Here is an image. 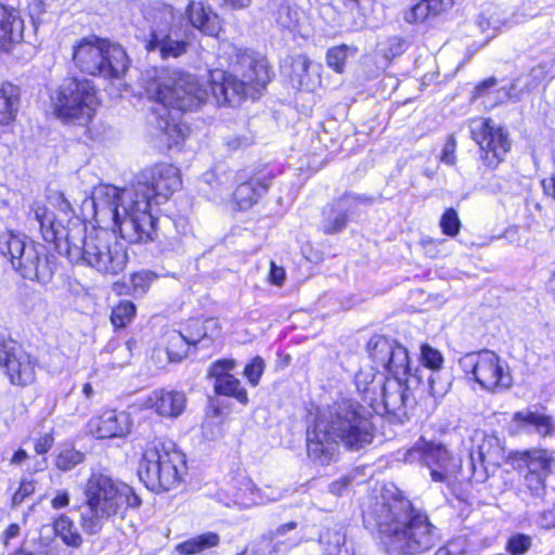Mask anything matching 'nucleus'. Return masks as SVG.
Wrapping results in <instances>:
<instances>
[{
	"mask_svg": "<svg viewBox=\"0 0 555 555\" xmlns=\"http://www.w3.org/2000/svg\"><path fill=\"white\" fill-rule=\"evenodd\" d=\"M362 517L386 555H420L442 542L441 529L427 512L400 493L376 498Z\"/></svg>",
	"mask_w": 555,
	"mask_h": 555,
	"instance_id": "obj_1",
	"label": "nucleus"
},
{
	"mask_svg": "<svg viewBox=\"0 0 555 555\" xmlns=\"http://www.w3.org/2000/svg\"><path fill=\"white\" fill-rule=\"evenodd\" d=\"M61 210L63 216L56 217L40 202L31 205V211L46 242L54 243L70 261L82 260L99 272L116 274L124 269L126 254L116 244L112 247L111 235L106 231H98L87 236L86 224L70 215V205L64 198Z\"/></svg>",
	"mask_w": 555,
	"mask_h": 555,
	"instance_id": "obj_2",
	"label": "nucleus"
},
{
	"mask_svg": "<svg viewBox=\"0 0 555 555\" xmlns=\"http://www.w3.org/2000/svg\"><path fill=\"white\" fill-rule=\"evenodd\" d=\"M373 410L353 399L334 402L307 429V454L314 463L330 465L339 457V446L360 452L375 438Z\"/></svg>",
	"mask_w": 555,
	"mask_h": 555,
	"instance_id": "obj_3",
	"label": "nucleus"
},
{
	"mask_svg": "<svg viewBox=\"0 0 555 555\" xmlns=\"http://www.w3.org/2000/svg\"><path fill=\"white\" fill-rule=\"evenodd\" d=\"M366 351L372 362L389 374L377 393V410L382 406L387 414L405 415L406 406L414 402L412 390L423 385V370L413 369L408 349L384 335H373Z\"/></svg>",
	"mask_w": 555,
	"mask_h": 555,
	"instance_id": "obj_4",
	"label": "nucleus"
},
{
	"mask_svg": "<svg viewBox=\"0 0 555 555\" xmlns=\"http://www.w3.org/2000/svg\"><path fill=\"white\" fill-rule=\"evenodd\" d=\"M155 96L159 104L155 109V127L169 149L178 146L189 129L176 114L198 109L208 101V90L195 76L181 73L171 85H158Z\"/></svg>",
	"mask_w": 555,
	"mask_h": 555,
	"instance_id": "obj_5",
	"label": "nucleus"
},
{
	"mask_svg": "<svg viewBox=\"0 0 555 555\" xmlns=\"http://www.w3.org/2000/svg\"><path fill=\"white\" fill-rule=\"evenodd\" d=\"M236 66V72L242 75L241 79L223 70L211 74L209 89L211 98L219 106H235L244 98L254 96L255 92L259 93L266 88L273 76L268 61L254 52L240 54Z\"/></svg>",
	"mask_w": 555,
	"mask_h": 555,
	"instance_id": "obj_6",
	"label": "nucleus"
},
{
	"mask_svg": "<svg viewBox=\"0 0 555 555\" xmlns=\"http://www.w3.org/2000/svg\"><path fill=\"white\" fill-rule=\"evenodd\" d=\"M185 473V454L172 441L155 437L141 453V482L152 492L169 491Z\"/></svg>",
	"mask_w": 555,
	"mask_h": 555,
	"instance_id": "obj_7",
	"label": "nucleus"
},
{
	"mask_svg": "<svg viewBox=\"0 0 555 555\" xmlns=\"http://www.w3.org/2000/svg\"><path fill=\"white\" fill-rule=\"evenodd\" d=\"M72 60L80 73L106 80L120 79L129 66L127 53L119 44L98 36L77 40Z\"/></svg>",
	"mask_w": 555,
	"mask_h": 555,
	"instance_id": "obj_8",
	"label": "nucleus"
},
{
	"mask_svg": "<svg viewBox=\"0 0 555 555\" xmlns=\"http://www.w3.org/2000/svg\"><path fill=\"white\" fill-rule=\"evenodd\" d=\"M0 254L24 280L47 284L54 275V266L46 247L25 235L13 232L0 234Z\"/></svg>",
	"mask_w": 555,
	"mask_h": 555,
	"instance_id": "obj_9",
	"label": "nucleus"
},
{
	"mask_svg": "<svg viewBox=\"0 0 555 555\" xmlns=\"http://www.w3.org/2000/svg\"><path fill=\"white\" fill-rule=\"evenodd\" d=\"M56 116L63 120L88 122L100 104L94 83L87 78L63 80L51 96Z\"/></svg>",
	"mask_w": 555,
	"mask_h": 555,
	"instance_id": "obj_10",
	"label": "nucleus"
},
{
	"mask_svg": "<svg viewBox=\"0 0 555 555\" xmlns=\"http://www.w3.org/2000/svg\"><path fill=\"white\" fill-rule=\"evenodd\" d=\"M459 364L468 378L491 393L505 391L513 385L507 364L492 350L466 353L460 359Z\"/></svg>",
	"mask_w": 555,
	"mask_h": 555,
	"instance_id": "obj_11",
	"label": "nucleus"
},
{
	"mask_svg": "<svg viewBox=\"0 0 555 555\" xmlns=\"http://www.w3.org/2000/svg\"><path fill=\"white\" fill-rule=\"evenodd\" d=\"M472 137L479 146V159L490 169L504 162L512 147L507 129L491 118H483L472 129Z\"/></svg>",
	"mask_w": 555,
	"mask_h": 555,
	"instance_id": "obj_12",
	"label": "nucleus"
},
{
	"mask_svg": "<svg viewBox=\"0 0 555 555\" xmlns=\"http://www.w3.org/2000/svg\"><path fill=\"white\" fill-rule=\"evenodd\" d=\"M513 465L524 473V488L533 498L546 493V478L552 474L555 460L545 450L517 451L512 455Z\"/></svg>",
	"mask_w": 555,
	"mask_h": 555,
	"instance_id": "obj_13",
	"label": "nucleus"
},
{
	"mask_svg": "<svg viewBox=\"0 0 555 555\" xmlns=\"http://www.w3.org/2000/svg\"><path fill=\"white\" fill-rule=\"evenodd\" d=\"M409 462L420 461L430 470L435 482H449L456 477L459 461L441 443L420 439L405 454Z\"/></svg>",
	"mask_w": 555,
	"mask_h": 555,
	"instance_id": "obj_14",
	"label": "nucleus"
},
{
	"mask_svg": "<svg viewBox=\"0 0 555 555\" xmlns=\"http://www.w3.org/2000/svg\"><path fill=\"white\" fill-rule=\"evenodd\" d=\"M375 198L370 195L356 192H345L333 199L322 210L321 231L325 235H334L343 232L348 223L360 215V207L372 206Z\"/></svg>",
	"mask_w": 555,
	"mask_h": 555,
	"instance_id": "obj_15",
	"label": "nucleus"
},
{
	"mask_svg": "<svg viewBox=\"0 0 555 555\" xmlns=\"http://www.w3.org/2000/svg\"><path fill=\"white\" fill-rule=\"evenodd\" d=\"M85 495L86 502L116 512L122 503L128 506L139 504V496L131 487L117 486L109 476L101 472H92L86 483Z\"/></svg>",
	"mask_w": 555,
	"mask_h": 555,
	"instance_id": "obj_16",
	"label": "nucleus"
},
{
	"mask_svg": "<svg viewBox=\"0 0 555 555\" xmlns=\"http://www.w3.org/2000/svg\"><path fill=\"white\" fill-rule=\"evenodd\" d=\"M91 202L95 216L112 217L121 233L131 229L139 232V220L134 212H128L124 208V217L119 211V190L113 185L100 184L93 189Z\"/></svg>",
	"mask_w": 555,
	"mask_h": 555,
	"instance_id": "obj_17",
	"label": "nucleus"
},
{
	"mask_svg": "<svg viewBox=\"0 0 555 555\" xmlns=\"http://www.w3.org/2000/svg\"><path fill=\"white\" fill-rule=\"evenodd\" d=\"M144 184L146 192L141 194L146 202V208L151 205L153 196H162L167 199L169 194L179 190L181 179L177 167L169 164H157L141 171V185ZM141 193L143 191L141 190Z\"/></svg>",
	"mask_w": 555,
	"mask_h": 555,
	"instance_id": "obj_18",
	"label": "nucleus"
},
{
	"mask_svg": "<svg viewBox=\"0 0 555 555\" xmlns=\"http://www.w3.org/2000/svg\"><path fill=\"white\" fill-rule=\"evenodd\" d=\"M0 366L5 369L12 384L25 386L35 379L30 356L13 340L0 339Z\"/></svg>",
	"mask_w": 555,
	"mask_h": 555,
	"instance_id": "obj_19",
	"label": "nucleus"
},
{
	"mask_svg": "<svg viewBox=\"0 0 555 555\" xmlns=\"http://www.w3.org/2000/svg\"><path fill=\"white\" fill-rule=\"evenodd\" d=\"M188 397L173 388H156L141 399V410H151L162 420L175 421L185 411Z\"/></svg>",
	"mask_w": 555,
	"mask_h": 555,
	"instance_id": "obj_20",
	"label": "nucleus"
},
{
	"mask_svg": "<svg viewBox=\"0 0 555 555\" xmlns=\"http://www.w3.org/2000/svg\"><path fill=\"white\" fill-rule=\"evenodd\" d=\"M444 358L442 353L428 344H423L420 348V363L416 367L423 370V385L428 389L431 397L438 399L448 393L451 388V382L441 376Z\"/></svg>",
	"mask_w": 555,
	"mask_h": 555,
	"instance_id": "obj_21",
	"label": "nucleus"
},
{
	"mask_svg": "<svg viewBox=\"0 0 555 555\" xmlns=\"http://www.w3.org/2000/svg\"><path fill=\"white\" fill-rule=\"evenodd\" d=\"M275 170L267 165L240 183L233 192V199L241 210L251 208L270 189Z\"/></svg>",
	"mask_w": 555,
	"mask_h": 555,
	"instance_id": "obj_22",
	"label": "nucleus"
},
{
	"mask_svg": "<svg viewBox=\"0 0 555 555\" xmlns=\"http://www.w3.org/2000/svg\"><path fill=\"white\" fill-rule=\"evenodd\" d=\"M189 41L173 31L167 20L152 28L151 39L146 42L149 52L158 51L162 59L178 57L186 52Z\"/></svg>",
	"mask_w": 555,
	"mask_h": 555,
	"instance_id": "obj_23",
	"label": "nucleus"
},
{
	"mask_svg": "<svg viewBox=\"0 0 555 555\" xmlns=\"http://www.w3.org/2000/svg\"><path fill=\"white\" fill-rule=\"evenodd\" d=\"M512 425L516 433L552 437L555 434V423L551 415L538 409L527 408L517 411L512 416Z\"/></svg>",
	"mask_w": 555,
	"mask_h": 555,
	"instance_id": "obj_24",
	"label": "nucleus"
},
{
	"mask_svg": "<svg viewBox=\"0 0 555 555\" xmlns=\"http://www.w3.org/2000/svg\"><path fill=\"white\" fill-rule=\"evenodd\" d=\"M190 25L208 37H218L222 30V20L212 7L203 0H190L185 9Z\"/></svg>",
	"mask_w": 555,
	"mask_h": 555,
	"instance_id": "obj_25",
	"label": "nucleus"
},
{
	"mask_svg": "<svg viewBox=\"0 0 555 555\" xmlns=\"http://www.w3.org/2000/svg\"><path fill=\"white\" fill-rule=\"evenodd\" d=\"M88 433L98 439L121 437L130 431V422L126 413L106 410L88 422Z\"/></svg>",
	"mask_w": 555,
	"mask_h": 555,
	"instance_id": "obj_26",
	"label": "nucleus"
},
{
	"mask_svg": "<svg viewBox=\"0 0 555 555\" xmlns=\"http://www.w3.org/2000/svg\"><path fill=\"white\" fill-rule=\"evenodd\" d=\"M469 453L473 460L479 459L492 465V469L500 467L505 459V451L499 437L485 431H475Z\"/></svg>",
	"mask_w": 555,
	"mask_h": 555,
	"instance_id": "obj_27",
	"label": "nucleus"
},
{
	"mask_svg": "<svg viewBox=\"0 0 555 555\" xmlns=\"http://www.w3.org/2000/svg\"><path fill=\"white\" fill-rule=\"evenodd\" d=\"M24 23L17 13L0 3V51L9 52L23 39Z\"/></svg>",
	"mask_w": 555,
	"mask_h": 555,
	"instance_id": "obj_28",
	"label": "nucleus"
},
{
	"mask_svg": "<svg viewBox=\"0 0 555 555\" xmlns=\"http://www.w3.org/2000/svg\"><path fill=\"white\" fill-rule=\"evenodd\" d=\"M376 367L360 370L354 376V385L362 400L369 404L367 408L377 411V393L385 382L386 375L377 372Z\"/></svg>",
	"mask_w": 555,
	"mask_h": 555,
	"instance_id": "obj_29",
	"label": "nucleus"
},
{
	"mask_svg": "<svg viewBox=\"0 0 555 555\" xmlns=\"http://www.w3.org/2000/svg\"><path fill=\"white\" fill-rule=\"evenodd\" d=\"M289 66L287 73L293 86L310 87L315 82L313 76L319 78V64H313L306 54H295L285 59L284 67Z\"/></svg>",
	"mask_w": 555,
	"mask_h": 555,
	"instance_id": "obj_30",
	"label": "nucleus"
},
{
	"mask_svg": "<svg viewBox=\"0 0 555 555\" xmlns=\"http://www.w3.org/2000/svg\"><path fill=\"white\" fill-rule=\"evenodd\" d=\"M116 513V511L85 502L80 511L79 525L85 533L96 534L102 530L104 522Z\"/></svg>",
	"mask_w": 555,
	"mask_h": 555,
	"instance_id": "obj_31",
	"label": "nucleus"
},
{
	"mask_svg": "<svg viewBox=\"0 0 555 555\" xmlns=\"http://www.w3.org/2000/svg\"><path fill=\"white\" fill-rule=\"evenodd\" d=\"M182 332L191 346H195L206 338L212 340L215 336L219 335L218 320L212 318L191 319Z\"/></svg>",
	"mask_w": 555,
	"mask_h": 555,
	"instance_id": "obj_32",
	"label": "nucleus"
},
{
	"mask_svg": "<svg viewBox=\"0 0 555 555\" xmlns=\"http://www.w3.org/2000/svg\"><path fill=\"white\" fill-rule=\"evenodd\" d=\"M20 105L18 88L12 83L0 87V122L8 125L14 120Z\"/></svg>",
	"mask_w": 555,
	"mask_h": 555,
	"instance_id": "obj_33",
	"label": "nucleus"
},
{
	"mask_svg": "<svg viewBox=\"0 0 555 555\" xmlns=\"http://www.w3.org/2000/svg\"><path fill=\"white\" fill-rule=\"evenodd\" d=\"M53 529L56 537L67 546L79 548L82 545L83 539L68 516L61 515L55 518Z\"/></svg>",
	"mask_w": 555,
	"mask_h": 555,
	"instance_id": "obj_34",
	"label": "nucleus"
},
{
	"mask_svg": "<svg viewBox=\"0 0 555 555\" xmlns=\"http://www.w3.org/2000/svg\"><path fill=\"white\" fill-rule=\"evenodd\" d=\"M219 542L220 538L217 533L205 532L177 544L176 551L181 555H192L217 546Z\"/></svg>",
	"mask_w": 555,
	"mask_h": 555,
	"instance_id": "obj_35",
	"label": "nucleus"
},
{
	"mask_svg": "<svg viewBox=\"0 0 555 555\" xmlns=\"http://www.w3.org/2000/svg\"><path fill=\"white\" fill-rule=\"evenodd\" d=\"M346 533L341 526L324 527L319 534V543L325 555H338L345 544Z\"/></svg>",
	"mask_w": 555,
	"mask_h": 555,
	"instance_id": "obj_36",
	"label": "nucleus"
},
{
	"mask_svg": "<svg viewBox=\"0 0 555 555\" xmlns=\"http://www.w3.org/2000/svg\"><path fill=\"white\" fill-rule=\"evenodd\" d=\"M214 390L216 395L231 397L243 405L248 403V396L241 382L234 375L225 376L220 380H215Z\"/></svg>",
	"mask_w": 555,
	"mask_h": 555,
	"instance_id": "obj_37",
	"label": "nucleus"
},
{
	"mask_svg": "<svg viewBox=\"0 0 555 555\" xmlns=\"http://www.w3.org/2000/svg\"><path fill=\"white\" fill-rule=\"evenodd\" d=\"M190 344L181 331H171L167 334V347L165 353L170 362L181 361L186 357Z\"/></svg>",
	"mask_w": 555,
	"mask_h": 555,
	"instance_id": "obj_38",
	"label": "nucleus"
},
{
	"mask_svg": "<svg viewBox=\"0 0 555 555\" xmlns=\"http://www.w3.org/2000/svg\"><path fill=\"white\" fill-rule=\"evenodd\" d=\"M140 221H141V244H154L155 246L153 248H151V251L154 253V251H157V253H162L163 249L160 248V243L157 242L158 241V233H157V229H156V224H157V221L158 219L152 215L151 211L146 210V208L144 210H141V218H140Z\"/></svg>",
	"mask_w": 555,
	"mask_h": 555,
	"instance_id": "obj_39",
	"label": "nucleus"
},
{
	"mask_svg": "<svg viewBox=\"0 0 555 555\" xmlns=\"http://www.w3.org/2000/svg\"><path fill=\"white\" fill-rule=\"evenodd\" d=\"M201 192L211 199H217L228 190L229 179L225 175L218 176L216 171H208L202 176Z\"/></svg>",
	"mask_w": 555,
	"mask_h": 555,
	"instance_id": "obj_40",
	"label": "nucleus"
},
{
	"mask_svg": "<svg viewBox=\"0 0 555 555\" xmlns=\"http://www.w3.org/2000/svg\"><path fill=\"white\" fill-rule=\"evenodd\" d=\"M254 483L248 478H242L233 486L232 499L225 505L246 508L255 503Z\"/></svg>",
	"mask_w": 555,
	"mask_h": 555,
	"instance_id": "obj_41",
	"label": "nucleus"
},
{
	"mask_svg": "<svg viewBox=\"0 0 555 555\" xmlns=\"http://www.w3.org/2000/svg\"><path fill=\"white\" fill-rule=\"evenodd\" d=\"M507 24L508 21L502 17L500 10L495 7L485 9L477 18V25L481 31L492 30L491 37H494Z\"/></svg>",
	"mask_w": 555,
	"mask_h": 555,
	"instance_id": "obj_42",
	"label": "nucleus"
},
{
	"mask_svg": "<svg viewBox=\"0 0 555 555\" xmlns=\"http://www.w3.org/2000/svg\"><path fill=\"white\" fill-rule=\"evenodd\" d=\"M356 52L357 48L350 47L345 43L331 47L326 51V64L334 72L341 74L345 70L347 59L351 55H354Z\"/></svg>",
	"mask_w": 555,
	"mask_h": 555,
	"instance_id": "obj_43",
	"label": "nucleus"
},
{
	"mask_svg": "<svg viewBox=\"0 0 555 555\" xmlns=\"http://www.w3.org/2000/svg\"><path fill=\"white\" fill-rule=\"evenodd\" d=\"M275 22L284 29L295 30L299 24V10L297 5L282 2L276 10Z\"/></svg>",
	"mask_w": 555,
	"mask_h": 555,
	"instance_id": "obj_44",
	"label": "nucleus"
},
{
	"mask_svg": "<svg viewBox=\"0 0 555 555\" xmlns=\"http://www.w3.org/2000/svg\"><path fill=\"white\" fill-rule=\"evenodd\" d=\"M468 469L469 475L466 476L463 472V468L461 467L460 474L463 478H467L470 482L476 483H482L485 482L490 474L494 473L495 469H492V465H488V463L483 462L479 459H474L473 455L469 453V461H468Z\"/></svg>",
	"mask_w": 555,
	"mask_h": 555,
	"instance_id": "obj_45",
	"label": "nucleus"
},
{
	"mask_svg": "<svg viewBox=\"0 0 555 555\" xmlns=\"http://www.w3.org/2000/svg\"><path fill=\"white\" fill-rule=\"evenodd\" d=\"M135 306L127 300L117 305L111 314V321L115 327H125L135 315Z\"/></svg>",
	"mask_w": 555,
	"mask_h": 555,
	"instance_id": "obj_46",
	"label": "nucleus"
},
{
	"mask_svg": "<svg viewBox=\"0 0 555 555\" xmlns=\"http://www.w3.org/2000/svg\"><path fill=\"white\" fill-rule=\"evenodd\" d=\"M85 454L76 449H65L55 459V466L60 470L67 472L85 461Z\"/></svg>",
	"mask_w": 555,
	"mask_h": 555,
	"instance_id": "obj_47",
	"label": "nucleus"
},
{
	"mask_svg": "<svg viewBox=\"0 0 555 555\" xmlns=\"http://www.w3.org/2000/svg\"><path fill=\"white\" fill-rule=\"evenodd\" d=\"M532 545V539L525 533H515L506 542V551L511 555H524Z\"/></svg>",
	"mask_w": 555,
	"mask_h": 555,
	"instance_id": "obj_48",
	"label": "nucleus"
},
{
	"mask_svg": "<svg viewBox=\"0 0 555 555\" xmlns=\"http://www.w3.org/2000/svg\"><path fill=\"white\" fill-rule=\"evenodd\" d=\"M440 228L443 234L455 236L461 228V220L454 208H448L440 219Z\"/></svg>",
	"mask_w": 555,
	"mask_h": 555,
	"instance_id": "obj_49",
	"label": "nucleus"
},
{
	"mask_svg": "<svg viewBox=\"0 0 555 555\" xmlns=\"http://www.w3.org/2000/svg\"><path fill=\"white\" fill-rule=\"evenodd\" d=\"M402 16L409 24L424 23L431 18L424 0L404 10Z\"/></svg>",
	"mask_w": 555,
	"mask_h": 555,
	"instance_id": "obj_50",
	"label": "nucleus"
},
{
	"mask_svg": "<svg viewBox=\"0 0 555 555\" xmlns=\"http://www.w3.org/2000/svg\"><path fill=\"white\" fill-rule=\"evenodd\" d=\"M280 540H276L271 532L263 534L254 548L256 555H274L279 552Z\"/></svg>",
	"mask_w": 555,
	"mask_h": 555,
	"instance_id": "obj_51",
	"label": "nucleus"
},
{
	"mask_svg": "<svg viewBox=\"0 0 555 555\" xmlns=\"http://www.w3.org/2000/svg\"><path fill=\"white\" fill-rule=\"evenodd\" d=\"M264 371V361L260 357L254 358L244 369V376L248 379L249 384L256 387Z\"/></svg>",
	"mask_w": 555,
	"mask_h": 555,
	"instance_id": "obj_52",
	"label": "nucleus"
},
{
	"mask_svg": "<svg viewBox=\"0 0 555 555\" xmlns=\"http://www.w3.org/2000/svg\"><path fill=\"white\" fill-rule=\"evenodd\" d=\"M235 366V362L233 360L221 359L214 362L208 370V377L214 378L215 380H220L225 376H231L230 373Z\"/></svg>",
	"mask_w": 555,
	"mask_h": 555,
	"instance_id": "obj_53",
	"label": "nucleus"
},
{
	"mask_svg": "<svg viewBox=\"0 0 555 555\" xmlns=\"http://www.w3.org/2000/svg\"><path fill=\"white\" fill-rule=\"evenodd\" d=\"M36 485L34 479H22L20 488L15 491L12 496V505H21L25 499L35 492Z\"/></svg>",
	"mask_w": 555,
	"mask_h": 555,
	"instance_id": "obj_54",
	"label": "nucleus"
},
{
	"mask_svg": "<svg viewBox=\"0 0 555 555\" xmlns=\"http://www.w3.org/2000/svg\"><path fill=\"white\" fill-rule=\"evenodd\" d=\"M456 141L453 134H450L443 145L440 160L446 165H454L456 162L455 156Z\"/></svg>",
	"mask_w": 555,
	"mask_h": 555,
	"instance_id": "obj_55",
	"label": "nucleus"
},
{
	"mask_svg": "<svg viewBox=\"0 0 555 555\" xmlns=\"http://www.w3.org/2000/svg\"><path fill=\"white\" fill-rule=\"evenodd\" d=\"M429 11L430 17L434 18L441 13L448 11L453 5V0H424Z\"/></svg>",
	"mask_w": 555,
	"mask_h": 555,
	"instance_id": "obj_56",
	"label": "nucleus"
},
{
	"mask_svg": "<svg viewBox=\"0 0 555 555\" xmlns=\"http://www.w3.org/2000/svg\"><path fill=\"white\" fill-rule=\"evenodd\" d=\"M269 281L276 286H281L285 281L284 268L279 267L274 261L270 263Z\"/></svg>",
	"mask_w": 555,
	"mask_h": 555,
	"instance_id": "obj_57",
	"label": "nucleus"
},
{
	"mask_svg": "<svg viewBox=\"0 0 555 555\" xmlns=\"http://www.w3.org/2000/svg\"><path fill=\"white\" fill-rule=\"evenodd\" d=\"M405 41L400 37H391L388 39L387 56L395 57L404 51Z\"/></svg>",
	"mask_w": 555,
	"mask_h": 555,
	"instance_id": "obj_58",
	"label": "nucleus"
},
{
	"mask_svg": "<svg viewBox=\"0 0 555 555\" xmlns=\"http://www.w3.org/2000/svg\"><path fill=\"white\" fill-rule=\"evenodd\" d=\"M53 437L50 434H44L39 437L35 442V451L37 454H46L53 446Z\"/></svg>",
	"mask_w": 555,
	"mask_h": 555,
	"instance_id": "obj_59",
	"label": "nucleus"
},
{
	"mask_svg": "<svg viewBox=\"0 0 555 555\" xmlns=\"http://www.w3.org/2000/svg\"><path fill=\"white\" fill-rule=\"evenodd\" d=\"M30 17L34 22H40L41 15L47 10V4L42 0H31L28 5Z\"/></svg>",
	"mask_w": 555,
	"mask_h": 555,
	"instance_id": "obj_60",
	"label": "nucleus"
},
{
	"mask_svg": "<svg viewBox=\"0 0 555 555\" xmlns=\"http://www.w3.org/2000/svg\"><path fill=\"white\" fill-rule=\"evenodd\" d=\"M539 525L545 529L555 528V505L541 513L539 517Z\"/></svg>",
	"mask_w": 555,
	"mask_h": 555,
	"instance_id": "obj_61",
	"label": "nucleus"
},
{
	"mask_svg": "<svg viewBox=\"0 0 555 555\" xmlns=\"http://www.w3.org/2000/svg\"><path fill=\"white\" fill-rule=\"evenodd\" d=\"M351 478L349 477H341L328 486V491L335 495H341L344 491L350 486Z\"/></svg>",
	"mask_w": 555,
	"mask_h": 555,
	"instance_id": "obj_62",
	"label": "nucleus"
},
{
	"mask_svg": "<svg viewBox=\"0 0 555 555\" xmlns=\"http://www.w3.org/2000/svg\"><path fill=\"white\" fill-rule=\"evenodd\" d=\"M69 504V493L66 490L57 491L51 501V506L54 509H61Z\"/></svg>",
	"mask_w": 555,
	"mask_h": 555,
	"instance_id": "obj_63",
	"label": "nucleus"
},
{
	"mask_svg": "<svg viewBox=\"0 0 555 555\" xmlns=\"http://www.w3.org/2000/svg\"><path fill=\"white\" fill-rule=\"evenodd\" d=\"M21 528L17 524H11L1 535L2 542L8 545L12 539L18 537Z\"/></svg>",
	"mask_w": 555,
	"mask_h": 555,
	"instance_id": "obj_64",
	"label": "nucleus"
}]
</instances>
